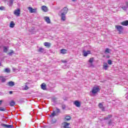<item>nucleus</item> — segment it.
<instances>
[{
  "label": "nucleus",
  "mask_w": 128,
  "mask_h": 128,
  "mask_svg": "<svg viewBox=\"0 0 128 128\" xmlns=\"http://www.w3.org/2000/svg\"><path fill=\"white\" fill-rule=\"evenodd\" d=\"M68 9L66 7H64L60 11L61 13V20L63 22L66 20V14H68Z\"/></svg>",
  "instance_id": "1"
},
{
  "label": "nucleus",
  "mask_w": 128,
  "mask_h": 128,
  "mask_svg": "<svg viewBox=\"0 0 128 128\" xmlns=\"http://www.w3.org/2000/svg\"><path fill=\"white\" fill-rule=\"evenodd\" d=\"M115 26L117 30L119 32H118L119 34H122V32H124V27L122 26L117 25V26Z\"/></svg>",
  "instance_id": "2"
},
{
  "label": "nucleus",
  "mask_w": 128,
  "mask_h": 128,
  "mask_svg": "<svg viewBox=\"0 0 128 128\" xmlns=\"http://www.w3.org/2000/svg\"><path fill=\"white\" fill-rule=\"evenodd\" d=\"M100 88L98 86H94L92 90V94H96L98 92H100Z\"/></svg>",
  "instance_id": "3"
},
{
  "label": "nucleus",
  "mask_w": 128,
  "mask_h": 128,
  "mask_svg": "<svg viewBox=\"0 0 128 128\" xmlns=\"http://www.w3.org/2000/svg\"><path fill=\"white\" fill-rule=\"evenodd\" d=\"M0 126H2V128H14V126H12V125L6 124H1Z\"/></svg>",
  "instance_id": "4"
},
{
  "label": "nucleus",
  "mask_w": 128,
  "mask_h": 128,
  "mask_svg": "<svg viewBox=\"0 0 128 128\" xmlns=\"http://www.w3.org/2000/svg\"><path fill=\"white\" fill-rule=\"evenodd\" d=\"M14 14L16 16H20V9L18 8L14 11Z\"/></svg>",
  "instance_id": "5"
},
{
  "label": "nucleus",
  "mask_w": 128,
  "mask_h": 128,
  "mask_svg": "<svg viewBox=\"0 0 128 128\" xmlns=\"http://www.w3.org/2000/svg\"><path fill=\"white\" fill-rule=\"evenodd\" d=\"M28 10L31 14H35L36 12V8H32V7H28Z\"/></svg>",
  "instance_id": "6"
},
{
  "label": "nucleus",
  "mask_w": 128,
  "mask_h": 128,
  "mask_svg": "<svg viewBox=\"0 0 128 128\" xmlns=\"http://www.w3.org/2000/svg\"><path fill=\"white\" fill-rule=\"evenodd\" d=\"M82 52L84 54V56H88V54H92L90 50H87L86 52V50H84L82 51Z\"/></svg>",
  "instance_id": "7"
},
{
  "label": "nucleus",
  "mask_w": 128,
  "mask_h": 128,
  "mask_svg": "<svg viewBox=\"0 0 128 128\" xmlns=\"http://www.w3.org/2000/svg\"><path fill=\"white\" fill-rule=\"evenodd\" d=\"M38 52H41V54H46V50L42 48H39Z\"/></svg>",
  "instance_id": "8"
},
{
  "label": "nucleus",
  "mask_w": 128,
  "mask_h": 128,
  "mask_svg": "<svg viewBox=\"0 0 128 128\" xmlns=\"http://www.w3.org/2000/svg\"><path fill=\"white\" fill-rule=\"evenodd\" d=\"M120 24H122V26H128V20H124V21H123V22H121Z\"/></svg>",
  "instance_id": "9"
},
{
  "label": "nucleus",
  "mask_w": 128,
  "mask_h": 128,
  "mask_svg": "<svg viewBox=\"0 0 128 128\" xmlns=\"http://www.w3.org/2000/svg\"><path fill=\"white\" fill-rule=\"evenodd\" d=\"M74 104L77 107L80 108V102L78 100H76L74 102Z\"/></svg>",
  "instance_id": "10"
},
{
  "label": "nucleus",
  "mask_w": 128,
  "mask_h": 128,
  "mask_svg": "<svg viewBox=\"0 0 128 128\" xmlns=\"http://www.w3.org/2000/svg\"><path fill=\"white\" fill-rule=\"evenodd\" d=\"M98 106L100 110H102V112H104V105L102 103H99Z\"/></svg>",
  "instance_id": "11"
},
{
  "label": "nucleus",
  "mask_w": 128,
  "mask_h": 128,
  "mask_svg": "<svg viewBox=\"0 0 128 128\" xmlns=\"http://www.w3.org/2000/svg\"><path fill=\"white\" fill-rule=\"evenodd\" d=\"M6 86H14V82L12 81L9 82L7 83Z\"/></svg>",
  "instance_id": "12"
},
{
  "label": "nucleus",
  "mask_w": 128,
  "mask_h": 128,
  "mask_svg": "<svg viewBox=\"0 0 128 128\" xmlns=\"http://www.w3.org/2000/svg\"><path fill=\"white\" fill-rule=\"evenodd\" d=\"M108 124L109 126H112V124H114V121H112V120H108Z\"/></svg>",
  "instance_id": "13"
},
{
  "label": "nucleus",
  "mask_w": 128,
  "mask_h": 128,
  "mask_svg": "<svg viewBox=\"0 0 128 128\" xmlns=\"http://www.w3.org/2000/svg\"><path fill=\"white\" fill-rule=\"evenodd\" d=\"M41 88L43 90H46V85L44 83H42L41 84Z\"/></svg>",
  "instance_id": "14"
},
{
  "label": "nucleus",
  "mask_w": 128,
  "mask_h": 128,
  "mask_svg": "<svg viewBox=\"0 0 128 128\" xmlns=\"http://www.w3.org/2000/svg\"><path fill=\"white\" fill-rule=\"evenodd\" d=\"M64 126L63 128H68V126H70V123H68V122H64Z\"/></svg>",
  "instance_id": "15"
},
{
  "label": "nucleus",
  "mask_w": 128,
  "mask_h": 128,
  "mask_svg": "<svg viewBox=\"0 0 128 128\" xmlns=\"http://www.w3.org/2000/svg\"><path fill=\"white\" fill-rule=\"evenodd\" d=\"M108 68V63H105L103 65L102 70H107Z\"/></svg>",
  "instance_id": "16"
},
{
  "label": "nucleus",
  "mask_w": 128,
  "mask_h": 128,
  "mask_svg": "<svg viewBox=\"0 0 128 128\" xmlns=\"http://www.w3.org/2000/svg\"><path fill=\"white\" fill-rule=\"evenodd\" d=\"M42 10L44 12H48V7L46 6H42Z\"/></svg>",
  "instance_id": "17"
},
{
  "label": "nucleus",
  "mask_w": 128,
  "mask_h": 128,
  "mask_svg": "<svg viewBox=\"0 0 128 128\" xmlns=\"http://www.w3.org/2000/svg\"><path fill=\"white\" fill-rule=\"evenodd\" d=\"M44 46H46V47L48 48H50L51 44H50V42H45L44 43Z\"/></svg>",
  "instance_id": "18"
},
{
  "label": "nucleus",
  "mask_w": 128,
  "mask_h": 128,
  "mask_svg": "<svg viewBox=\"0 0 128 128\" xmlns=\"http://www.w3.org/2000/svg\"><path fill=\"white\" fill-rule=\"evenodd\" d=\"M0 80H1V82H6V79L4 76H0Z\"/></svg>",
  "instance_id": "19"
},
{
  "label": "nucleus",
  "mask_w": 128,
  "mask_h": 128,
  "mask_svg": "<svg viewBox=\"0 0 128 128\" xmlns=\"http://www.w3.org/2000/svg\"><path fill=\"white\" fill-rule=\"evenodd\" d=\"M45 20L47 24H50V19L49 17H48V16L45 17Z\"/></svg>",
  "instance_id": "20"
},
{
  "label": "nucleus",
  "mask_w": 128,
  "mask_h": 128,
  "mask_svg": "<svg viewBox=\"0 0 128 128\" xmlns=\"http://www.w3.org/2000/svg\"><path fill=\"white\" fill-rule=\"evenodd\" d=\"M65 122H68V120H72V117L70 116H66L65 117Z\"/></svg>",
  "instance_id": "21"
},
{
  "label": "nucleus",
  "mask_w": 128,
  "mask_h": 128,
  "mask_svg": "<svg viewBox=\"0 0 128 128\" xmlns=\"http://www.w3.org/2000/svg\"><path fill=\"white\" fill-rule=\"evenodd\" d=\"M66 52H68V50L66 49H62L60 50V54H66Z\"/></svg>",
  "instance_id": "22"
},
{
  "label": "nucleus",
  "mask_w": 128,
  "mask_h": 128,
  "mask_svg": "<svg viewBox=\"0 0 128 128\" xmlns=\"http://www.w3.org/2000/svg\"><path fill=\"white\" fill-rule=\"evenodd\" d=\"M14 104H16V102H14V100H11V102H10V106H14Z\"/></svg>",
  "instance_id": "23"
},
{
  "label": "nucleus",
  "mask_w": 128,
  "mask_h": 128,
  "mask_svg": "<svg viewBox=\"0 0 128 128\" xmlns=\"http://www.w3.org/2000/svg\"><path fill=\"white\" fill-rule=\"evenodd\" d=\"M14 0H9L8 6H12L14 4Z\"/></svg>",
  "instance_id": "24"
},
{
  "label": "nucleus",
  "mask_w": 128,
  "mask_h": 128,
  "mask_svg": "<svg viewBox=\"0 0 128 128\" xmlns=\"http://www.w3.org/2000/svg\"><path fill=\"white\" fill-rule=\"evenodd\" d=\"M4 72H6L7 74H10V68H6L4 70Z\"/></svg>",
  "instance_id": "25"
},
{
  "label": "nucleus",
  "mask_w": 128,
  "mask_h": 128,
  "mask_svg": "<svg viewBox=\"0 0 128 128\" xmlns=\"http://www.w3.org/2000/svg\"><path fill=\"white\" fill-rule=\"evenodd\" d=\"M55 116H56V111H53L52 113L50 116V118H54Z\"/></svg>",
  "instance_id": "26"
},
{
  "label": "nucleus",
  "mask_w": 128,
  "mask_h": 128,
  "mask_svg": "<svg viewBox=\"0 0 128 128\" xmlns=\"http://www.w3.org/2000/svg\"><path fill=\"white\" fill-rule=\"evenodd\" d=\"M14 26H15L14 22L13 21H12L10 23V27L12 28H14Z\"/></svg>",
  "instance_id": "27"
},
{
  "label": "nucleus",
  "mask_w": 128,
  "mask_h": 128,
  "mask_svg": "<svg viewBox=\"0 0 128 128\" xmlns=\"http://www.w3.org/2000/svg\"><path fill=\"white\" fill-rule=\"evenodd\" d=\"M8 48L6 46H4V50H3L4 52H8Z\"/></svg>",
  "instance_id": "28"
},
{
  "label": "nucleus",
  "mask_w": 128,
  "mask_h": 128,
  "mask_svg": "<svg viewBox=\"0 0 128 128\" xmlns=\"http://www.w3.org/2000/svg\"><path fill=\"white\" fill-rule=\"evenodd\" d=\"M26 85L25 86V87L24 88V90H28V88H28V85H27V84H28V82H26Z\"/></svg>",
  "instance_id": "29"
},
{
  "label": "nucleus",
  "mask_w": 128,
  "mask_h": 128,
  "mask_svg": "<svg viewBox=\"0 0 128 128\" xmlns=\"http://www.w3.org/2000/svg\"><path fill=\"white\" fill-rule=\"evenodd\" d=\"M88 62L90 64H92V62H94V58H90Z\"/></svg>",
  "instance_id": "30"
},
{
  "label": "nucleus",
  "mask_w": 128,
  "mask_h": 128,
  "mask_svg": "<svg viewBox=\"0 0 128 128\" xmlns=\"http://www.w3.org/2000/svg\"><path fill=\"white\" fill-rule=\"evenodd\" d=\"M108 64H112V60H108Z\"/></svg>",
  "instance_id": "31"
},
{
  "label": "nucleus",
  "mask_w": 128,
  "mask_h": 128,
  "mask_svg": "<svg viewBox=\"0 0 128 128\" xmlns=\"http://www.w3.org/2000/svg\"><path fill=\"white\" fill-rule=\"evenodd\" d=\"M121 8H122L124 10H128L127 7L126 6L121 7Z\"/></svg>",
  "instance_id": "32"
},
{
  "label": "nucleus",
  "mask_w": 128,
  "mask_h": 128,
  "mask_svg": "<svg viewBox=\"0 0 128 128\" xmlns=\"http://www.w3.org/2000/svg\"><path fill=\"white\" fill-rule=\"evenodd\" d=\"M5 110H6V108H4L2 107H0V111L4 112Z\"/></svg>",
  "instance_id": "33"
},
{
  "label": "nucleus",
  "mask_w": 128,
  "mask_h": 128,
  "mask_svg": "<svg viewBox=\"0 0 128 128\" xmlns=\"http://www.w3.org/2000/svg\"><path fill=\"white\" fill-rule=\"evenodd\" d=\"M110 50L108 48H106V50H105V52H108V54L110 53Z\"/></svg>",
  "instance_id": "34"
},
{
  "label": "nucleus",
  "mask_w": 128,
  "mask_h": 128,
  "mask_svg": "<svg viewBox=\"0 0 128 128\" xmlns=\"http://www.w3.org/2000/svg\"><path fill=\"white\" fill-rule=\"evenodd\" d=\"M62 110H66V106L64 104H62Z\"/></svg>",
  "instance_id": "35"
},
{
  "label": "nucleus",
  "mask_w": 128,
  "mask_h": 128,
  "mask_svg": "<svg viewBox=\"0 0 128 128\" xmlns=\"http://www.w3.org/2000/svg\"><path fill=\"white\" fill-rule=\"evenodd\" d=\"M12 54H14V50H11L10 52L8 53V56H12Z\"/></svg>",
  "instance_id": "36"
},
{
  "label": "nucleus",
  "mask_w": 128,
  "mask_h": 128,
  "mask_svg": "<svg viewBox=\"0 0 128 128\" xmlns=\"http://www.w3.org/2000/svg\"><path fill=\"white\" fill-rule=\"evenodd\" d=\"M104 120H110V118L107 116L106 117H104Z\"/></svg>",
  "instance_id": "37"
},
{
  "label": "nucleus",
  "mask_w": 128,
  "mask_h": 128,
  "mask_svg": "<svg viewBox=\"0 0 128 128\" xmlns=\"http://www.w3.org/2000/svg\"><path fill=\"white\" fill-rule=\"evenodd\" d=\"M52 101L53 102H56V98H52Z\"/></svg>",
  "instance_id": "38"
},
{
  "label": "nucleus",
  "mask_w": 128,
  "mask_h": 128,
  "mask_svg": "<svg viewBox=\"0 0 128 128\" xmlns=\"http://www.w3.org/2000/svg\"><path fill=\"white\" fill-rule=\"evenodd\" d=\"M0 10H4V6H0Z\"/></svg>",
  "instance_id": "39"
},
{
  "label": "nucleus",
  "mask_w": 128,
  "mask_h": 128,
  "mask_svg": "<svg viewBox=\"0 0 128 128\" xmlns=\"http://www.w3.org/2000/svg\"><path fill=\"white\" fill-rule=\"evenodd\" d=\"M56 112H57L58 114L59 112H60V110L59 108H56Z\"/></svg>",
  "instance_id": "40"
},
{
  "label": "nucleus",
  "mask_w": 128,
  "mask_h": 128,
  "mask_svg": "<svg viewBox=\"0 0 128 128\" xmlns=\"http://www.w3.org/2000/svg\"><path fill=\"white\" fill-rule=\"evenodd\" d=\"M56 120H52V124H56Z\"/></svg>",
  "instance_id": "41"
},
{
  "label": "nucleus",
  "mask_w": 128,
  "mask_h": 128,
  "mask_svg": "<svg viewBox=\"0 0 128 128\" xmlns=\"http://www.w3.org/2000/svg\"><path fill=\"white\" fill-rule=\"evenodd\" d=\"M112 115H108V118H109V120H110V118H112Z\"/></svg>",
  "instance_id": "42"
},
{
  "label": "nucleus",
  "mask_w": 128,
  "mask_h": 128,
  "mask_svg": "<svg viewBox=\"0 0 128 128\" xmlns=\"http://www.w3.org/2000/svg\"><path fill=\"white\" fill-rule=\"evenodd\" d=\"M90 66H92V68H94V64H92V63H90Z\"/></svg>",
  "instance_id": "43"
},
{
  "label": "nucleus",
  "mask_w": 128,
  "mask_h": 128,
  "mask_svg": "<svg viewBox=\"0 0 128 128\" xmlns=\"http://www.w3.org/2000/svg\"><path fill=\"white\" fill-rule=\"evenodd\" d=\"M62 62H64V64H66L67 62H66V60H63V61H62Z\"/></svg>",
  "instance_id": "44"
},
{
  "label": "nucleus",
  "mask_w": 128,
  "mask_h": 128,
  "mask_svg": "<svg viewBox=\"0 0 128 128\" xmlns=\"http://www.w3.org/2000/svg\"><path fill=\"white\" fill-rule=\"evenodd\" d=\"M9 94H12V91H10V92H9Z\"/></svg>",
  "instance_id": "45"
},
{
  "label": "nucleus",
  "mask_w": 128,
  "mask_h": 128,
  "mask_svg": "<svg viewBox=\"0 0 128 128\" xmlns=\"http://www.w3.org/2000/svg\"><path fill=\"white\" fill-rule=\"evenodd\" d=\"M2 104V100H0V105Z\"/></svg>",
  "instance_id": "46"
},
{
  "label": "nucleus",
  "mask_w": 128,
  "mask_h": 128,
  "mask_svg": "<svg viewBox=\"0 0 128 128\" xmlns=\"http://www.w3.org/2000/svg\"><path fill=\"white\" fill-rule=\"evenodd\" d=\"M64 128H70V127H64Z\"/></svg>",
  "instance_id": "47"
},
{
  "label": "nucleus",
  "mask_w": 128,
  "mask_h": 128,
  "mask_svg": "<svg viewBox=\"0 0 128 128\" xmlns=\"http://www.w3.org/2000/svg\"><path fill=\"white\" fill-rule=\"evenodd\" d=\"M72 0V2H76V0Z\"/></svg>",
  "instance_id": "48"
},
{
  "label": "nucleus",
  "mask_w": 128,
  "mask_h": 128,
  "mask_svg": "<svg viewBox=\"0 0 128 128\" xmlns=\"http://www.w3.org/2000/svg\"><path fill=\"white\" fill-rule=\"evenodd\" d=\"M2 66V62H0V66Z\"/></svg>",
  "instance_id": "49"
},
{
  "label": "nucleus",
  "mask_w": 128,
  "mask_h": 128,
  "mask_svg": "<svg viewBox=\"0 0 128 128\" xmlns=\"http://www.w3.org/2000/svg\"><path fill=\"white\" fill-rule=\"evenodd\" d=\"M106 58H110V56H107Z\"/></svg>",
  "instance_id": "50"
},
{
  "label": "nucleus",
  "mask_w": 128,
  "mask_h": 128,
  "mask_svg": "<svg viewBox=\"0 0 128 128\" xmlns=\"http://www.w3.org/2000/svg\"><path fill=\"white\" fill-rule=\"evenodd\" d=\"M0 48H1V47H0Z\"/></svg>",
  "instance_id": "51"
}]
</instances>
